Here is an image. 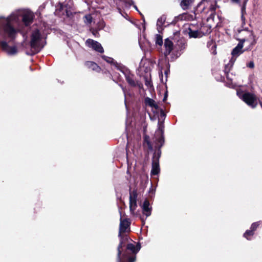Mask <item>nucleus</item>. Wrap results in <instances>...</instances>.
<instances>
[{
  "label": "nucleus",
  "mask_w": 262,
  "mask_h": 262,
  "mask_svg": "<svg viewBox=\"0 0 262 262\" xmlns=\"http://www.w3.org/2000/svg\"><path fill=\"white\" fill-rule=\"evenodd\" d=\"M116 69L121 71L124 75L128 83L132 86H136L137 82L134 80V75L130 74L129 70L121 63H115Z\"/></svg>",
  "instance_id": "nucleus-5"
},
{
  "label": "nucleus",
  "mask_w": 262,
  "mask_h": 262,
  "mask_svg": "<svg viewBox=\"0 0 262 262\" xmlns=\"http://www.w3.org/2000/svg\"><path fill=\"white\" fill-rule=\"evenodd\" d=\"M156 43L159 46H162L163 44V39L162 36L159 34L156 35Z\"/></svg>",
  "instance_id": "nucleus-27"
},
{
  "label": "nucleus",
  "mask_w": 262,
  "mask_h": 262,
  "mask_svg": "<svg viewBox=\"0 0 262 262\" xmlns=\"http://www.w3.org/2000/svg\"><path fill=\"white\" fill-rule=\"evenodd\" d=\"M84 18L86 23L90 24L92 21V17L90 15H85Z\"/></svg>",
  "instance_id": "nucleus-30"
},
{
  "label": "nucleus",
  "mask_w": 262,
  "mask_h": 262,
  "mask_svg": "<svg viewBox=\"0 0 262 262\" xmlns=\"http://www.w3.org/2000/svg\"><path fill=\"white\" fill-rule=\"evenodd\" d=\"M244 9V7H243V8H242V11H243Z\"/></svg>",
  "instance_id": "nucleus-41"
},
{
  "label": "nucleus",
  "mask_w": 262,
  "mask_h": 262,
  "mask_svg": "<svg viewBox=\"0 0 262 262\" xmlns=\"http://www.w3.org/2000/svg\"><path fill=\"white\" fill-rule=\"evenodd\" d=\"M34 15L29 10H17L7 17L0 16V35L5 38L14 40L18 33H21V21L26 26L30 25Z\"/></svg>",
  "instance_id": "nucleus-1"
},
{
  "label": "nucleus",
  "mask_w": 262,
  "mask_h": 262,
  "mask_svg": "<svg viewBox=\"0 0 262 262\" xmlns=\"http://www.w3.org/2000/svg\"><path fill=\"white\" fill-rule=\"evenodd\" d=\"M137 196L138 193L136 189H134L132 191H129V198H132L133 200H137Z\"/></svg>",
  "instance_id": "nucleus-26"
},
{
  "label": "nucleus",
  "mask_w": 262,
  "mask_h": 262,
  "mask_svg": "<svg viewBox=\"0 0 262 262\" xmlns=\"http://www.w3.org/2000/svg\"><path fill=\"white\" fill-rule=\"evenodd\" d=\"M247 67L250 69H253L254 68V63L253 61H251L246 64Z\"/></svg>",
  "instance_id": "nucleus-32"
},
{
  "label": "nucleus",
  "mask_w": 262,
  "mask_h": 262,
  "mask_svg": "<svg viewBox=\"0 0 262 262\" xmlns=\"http://www.w3.org/2000/svg\"><path fill=\"white\" fill-rule=\"evenodd\" d=\"M193 0H182L181 6L183 9H187L192 4Z\"/></svg>",
  "instance_id": "nucleus-21"
},
{
  "label": "nucleus",
  "mask_w": 262,
  "mask_h": 262,
  "mask_svg": "<svg viewBox=\"0 0 262 262\" xmlns=\"http://www.w3.org/2000/svg\"><path fill=\"white\" fill-rule=\"evenodd\" d=\"M254 233L250 229L249 230H247L243 234V236L246 238L247 240H251L253 236L254 235Z\"/></svg>",
  "instance_id": "nucleus-22"
},
{
  "label": "nucleus",
  "mask_w": 262,
  "mask_h": 262,
  "mask_svg": "<svg viewBox=\"0 0 262 262\" xmlns=\"http://www.w3.org/2000/svg\"><path fill=\"white\" fill-rule=\"evenodd\" d=\"M141 246L139 243L136 245L134 244H127L120 255V261L117 259V262H135L136 254L140 251Z\"/></svg>",
  "instance_id": "nucleus-2"
},
{
  "label": "nucleus",
  "mask_w": 262,
  "mask_h": 262,
  "mask_svg": "<svg viewBox=\"0 0 262 262\" xmlns=\"http://www.w3.org/2000/svg\"><path fill=\"white\" fill-rule=\"evenodd\" d=\"M30 46L31 49L30 53L27 52V54L34 55L40 51L44 46L41 35L38 29H36L32 32Z\"/></svg>",
  "instance_id": "nucleus-3"
},
{
  "label": "nucleus",
  "mask_w": 262,
  "mask_h": 262,
  "mask_svg": "<svg viewBox=\"0 0 262 262\" xmlns=\"http://www.w3.org/2000/svg\"><path fill=\"white\" fill-rule=\"evenodd\" d=\"M141 220H142V222H144V220L143 217H141Z\"/></svg>",
  "instance_id": "nucleus-37"
},
{
  "label": "nucleus",
  "mask_w": 262,
  "mask_h": 262,
  "mask_svg": "<svg viewBox=\"0 0 262 262\" xmlns=\"http://www.w3.org/2000/svg\"><path fill=\"white\" fill-rule=\"evenodd\" d=\"M86 45L90 48L99 53H103L104 50L101 45L98 41H95L91 39H88L86 42Z\"/></svg>",
  "instance_id": "nucleus-10"
},
{
  "label": "nucleus",
  "mask_w": 262,
  "mask_h": 262,
  "mask_svg": "<svg viewBox=\"0 0 262 262\" xmlns=\"http://www.w3.org/2000/svg\"><path fill=\"white\" fill-rule=\"evenodd\" d=\"M232 2L238 3L239 2V0H231Z\"/></svg>",
  "instance_id": "nucleus-36"
},
{
  "label": "nucleus",
  "mask_w": 262,
  "mask_h": 262,
  "mask_svg": "<svg viewBox=\"0 0 262 262\" xmlns=\"http://www.w3.org/2000/svg\"><path fill=\"white\" fill-rule=\"evenodd\" d=\"M235 61V58H232L231 59V60L229 61V63L225 66V72L227 74L226 76H227V78L228 79L229 78L228 73L230 71L231 68H232Z\"/></svg>",
  "instance_id": "nucleus-18"
},
{
  "label": "nucleus",
  "mask_w": 262,
  "mask_h": 262,
  "mask_svg": "<svg viewBox=\"0 0 262 262\" xmlns=\"http://www.w3.org/2000/svg\"><path fill=\"white\" fill-rule=\"evenodd\" d=\"M161 148H156L152 157V163H159V159L161 156Z\"/></svg>",
  "instance_id": "nucleus-16"
},
{
  "label": "nucleus",
  "mask_w": 262,
  "mask_h": 262,
  "mask_svg": "<svg viewBox=\"0 0 262 262\" xmlns=\"http://www.w3.org/2000/svg\"><path fill=\"white\" fill-rule=\"evenodd\" d=\"M125 3L127 6H130L132 4H133L134 2L132 0H128L125 2Z\"/></svg>",
  "instance_id": "nucleus-34"
},
{
  "label": "nucleus",
  "mask_w": 262,
  "mask_h": 262,
  "mask_svg": "<svg viewBox=\"0 0 262 262\" xmlns=\"http://www.w3.org/2000/svg\"><path fill=\"white\" fill-rule=\"evenodd\" d=\"M102 58L107 62L111 63L115 68H116V66L115 65V63H118L114 61V60L112 58L107 57L104 55H103L102 56Z\"/></svg>",
  "instance_id": "nucleus-24"
},
{
  "label": "nucleus",
  "mask_w": 262,
  "mask_h": 262,
  "mask_svg": "<svg viewBox=\"0 0 262 262\" xmlns=\"http://www.w3.org/2000/svg\"><path fill=\"white\" fill-rule=\"evenodd\" d=\"M119 237V244L117 247V259L120 261V255L123 251L124 247H126L129 240L132 241L126 233H122Z\"/></svg>",
  "instance_id": "nucleus-6"
},
{
  "label": "nucleus",
  "mask_w": 262,
  "mask_h": 262,
  "mask_svg": "<svg viewBox=\"0 0 262 262\" xmlns=\"http://www.w3.org/2000/svg\"><path fill=\"white\" fill-rule=\"evenodd\" d=\"M246 31H251L248 30H242L241 31H238L242 37L246 36V33H245Z\"/></svg>",
  "instance_id": "nucleus-33"
},
{
  "label": "nucleus",
  "mask_w": 262,
  "mask_h": 262,
  "mask_svg": "<svg viewBox=\"0 0 262 262\" xmlns=\"http://www.w3.org/2000/svg\"><path fill=\"white\" fill-rule=\"evenodd\" d=\"M86 66L93 70H97L99 69L98 65L94 62L88 61L86 63Z\"/></svg>",
  "instance_id": "nucleus-25"
},
{
  "label": "nucleus",
  "mask_w": 262,
  "mask_h": 262,
  "mask_svg": "<svg viewBox=\"0 0 262 262\" xmlns=\"http://www.w3.org/2000/svg\"><path fill=\"white\" fill-rule=\"evenodd\" d=\"M163 126L162 125H160L159 126V128L156 132V136H159L158 139L156 140V141L157 142V146L158 147H160L161 146L163 145L164 143V138L163 136Z\"/></svg>",
  "instance_id": "nucleus-11"
},
{
  "label": "nucleus",
  "mask_w": 262,
  "mask_h": 262,
  "mask_svg": "<svg viewBox=\"0 0 262 262\" xmlns=\"http://www.w3.org/2000/svg\"><path fill=\"white\" fill-rule=\"evenodd\" d=\"M130 222L128 219H122L121 217L118 236H120L122 233H128L130 231Z\"/></svg>",
  "instance_id": "nucleus-8"
},
{
  "label": "nucleus",
  "mask_w": 262,
  "mask_h": 262,
  "mask_svg": "<svg viewBox=\"0 0 262 262\" xmlns=\"http://www.w3.org/2000/svg\"><path fill=\"white\" fill-rule=\"evenodd\" d=\"M144 144H146V145L148 146V147H152V145L150 144V141H149V137L147 136H144Z\"/></svg>",
  "instance_id": "nucleus-29"
},
{
  "label": "nucleus",
  "mask_w": 262,
  "mask_h": 262,
  "mask_svg": "<svg viewBox=\"0 0 262 262\" xmlns=\"http://www.w3.org/2000/svg\"><path fill=\"white\" fill-rule=\"evenodd\" d=\"M217 7L216 4L215 3L214 5H211L209 8V10L212 12H214L215 11Z\"/></svg>",
  "instance_id": "nucleus-31"
},
{
  "label": "nucleus",
  "mask_w": 262,
  "mask_h": 262,
  "mask_svg": "<svg viewBox=\"0 0 262 262\" xmlns=\"http://www.w3.org/2000/svg\"><path fill=\"white\" fill-rule=\"evenodd\" d=\"M243 48V45H242V42H239L237 46L235 48H234L232 51V58L236 59L237 57H238L241 54H242L244 52L243 50H242Z\"/></svg>",
  "instance_id": "nucleus-13"
},
{
  "label": "nucleus",
  "mask_w": 262,
  "mask_h": 262,
  "mask_svg": "<svg viewBox=\"0 0 262 262\" xmlns=\"http://www.w3.org/2000/svg\"><path fill=\"white\" fill-rule=\"evenodd\" d=\"M142 213L146 216L145 219L151 214L152 207L150 206L149 202L146 199L142 206Z\"/></svg>",
  "instance_id": "nucleus-12"
},
{
  "label": "nucleus",
  "mask_w": 262,
  "mask_h": 262,
  "mask_svg": "<svg viewBox=\"0 0 262 262\" xmlns=\"http://www.w3.org/2000/svg\"><path fill=\"white\" fill-rule=\"evenodd\" d=\"M1 47L2 50L9 55H14L17 53L16 47L15 46H9L6 41L1 42Z\"/></svg>",
  "instance_id": "nucleus-9"
},
{
  "label": "nucleus",
  "mask_w": 262,
  "mask_h": 262,
  "mask_svg": "<svg viewBox=\"0 0 262 262\" xmlns=\"http://www.w3.org/2000/svg\"><path fill=\"white\" fill-rule=\"evenodd\" d=\"M237 95L243 101L252 108H255L258 103V98L250 92H243L240 90L237 91Z\"/></svg>",
  "instance_id": "nucleus-4"
},
{
  "label": "nucleus",
  "mask_w": 262,
  "mask_h": 262,
  "mask_svg": "<svg viewBox=\"0 0 262 262\" xmlns=\"http://www.w3.org/2000/svg\"><path fill=\"white\" fill-rule=\"evenodd\" d=\"M120 86H121V88H122V90H123V91L124 93H125V91H124V88H123V87H122L121 85H120Z\"/></svg>",
  "instance_id": "nucleus-38"
},
{
  "label": "nucleus",
  "mask_w": 262,
  "mask_h": 262,
  "mask_svg": "<svg viewBox=\"0 0 262 262\" xmlns=\"http://www.w3.org/2000/svg\"><path fill=\"white\" fill-rule=\"evenodd\" d=\"M128 148H126V153H127V152H128Z\"/></svg>",
  "instance_id": "nucleus-39"
},
{
  "label": "nucleus",
  "mask_w": 262,
  "mask_h": 262,
  "mask_svg": "<svg viewBox=\"0 0 262 262\" xmlns=\"http://www.w3.org/2000/svg\"><path fill=\"white\" fill-rule=\"evenodd\" d=\"M166 19V18L165 15H162L158 19L157 22V27L159 32H162V31L163 30V27H164Z\"/></svg>",
  "instance_id": "nucleus-15"
},
{
  "label": "nucleus",
  "mask_w": 262,
  "mask_h": 262,
  "mask_svg": "<svg viewBox=\"0 0 262 262\" xmlns=\"http://www.w3.org/2000/svg\"><path fill=\"white\" fill-rule=\"evenodd\" d=\"M259 222H254L252 224L251 227H250V229L254 232L255 233V231L257 230V229L258 228V227L259 226Z\"/></svg>",
  "instance_id": "nucleus-28"
},
{
  "label": "nucleus",
  "mask_w": 262,
  "mask_h": 262,
  "mask_svg": "<svg viewBox=\"0 0 262 262\" xmlns=\"http://www.w3.org/2000/svg\"><path fill=\"white\" fill-rule=\"evenodd\" d=\"M160 172V168L159 163H152L151 170L150 171L151 176L158 175Z\"/></svg>",
  "instance_id": "nucleus-17"
},
{
  "label": "nucleus",
  "mask_w": 262,
  "mask_h": 262,
  "mask_svg": "<svg viewBox=\"0 0 262 262\" xmlns=\"http://www.w3.org/2000/svg\"><path fill=\"white\" fill-rule=\"evenodd\" d=\"M145 102L146 105L150 107H154L156 109H157L158 108V106L156 103L155 101L150 98H146L145 99Z\"/></svg>",
  "instance_id": "nucleus-19"
},
{
  "label": "nucleus",
  "mask_w": 262,
  "mask_h": 262,
  "mask_svg": "<svg viewBox=\"0 0 262 262\" xmlns=\"http://www.w3.org/2000/svg\"><path fill=\"white\" fill-rule=\"evenodd\" d=\"M134 7H135L136 9H137V7H136V6H134Z\"/></svg>",
  "instance_id": "nucleus-40"
},
{
  "label": "nucleus",
  "mask_w": 262,
  "mask_h": 262,
  "mask_svg": "<svg viewBox=\"0 0 262 262\" xmlns=\"http://www.w3.org/2000/svg\"><path fill=\"white\" fill-rule=\"evenodd\" d=\"M137 207V200L129 198V209L132 213L134 212Z\"/></svg>",
  "instance_id": "nucleus-20"
},
{
  "label": "nucleus",
  "mask_w": 262,
  "mask_h": 262,
  "mask_svg": "<svg viewBox=\"0 0 262 262\" xmlns=\"http://www.w3.org/2000/svg\"><path fill=\"white\" fill-rule=\"evenodd\" d=\"M245 33H246L245 37H240L237 39L240 42H242L243 45L245 42H248L249 45L251 46L254 45L256 42V40L253 32L246 31Z\"/></svg>",
  "instance_id": "nucleus-7"
},
{
  "label": "nucleus",
  "mask_w": 262,
  "mask_h": 262,
  "mask_svg": "<svg viewBox=\"0 0 262 262\" xmlns=\"http://www.w3.org/2000/svg\"><path fill=\"white\" fill-rule=\"evenodd\" d=\"M164 47L165 48L164 55L165 56H167L170 54L173 49V43L171 40L167 38L165 40Z\"/></svg>",
  "instance_id": "nucleus-14"
},
{
  "label": "nucleus",
  "mask_w": 262,
  "mask_h": 262,
  "mask_svg": "<svg viewBox=\"0 0 262 262\" xmlns=\"http://www.w3.org/2000/svg\"><path fill=\"white\" fill-rule=\"evenodd\" d=\"M189 35L190 37L196 38L200 36V33L198 30H192L191 29H189Z\"/></svg>",
  "instance_id": "nucleus-23"
},
{
  "label": "nucleus",
  "mask_w": 262,
  "mask_h": 262,
  "mask_svg": "<svg viewBox=\"0 0 262 262\" xmlns=\"http://www.w3.org/2000/svg\"><path fill=\"white\" fill-rule=\"evenodd\" d=\"M242 21H243V24H245V18H244V17L243 16V14L242 16Z\"/></svg>",
  "instance_id": "nucleus-35"
}]
</instances>
